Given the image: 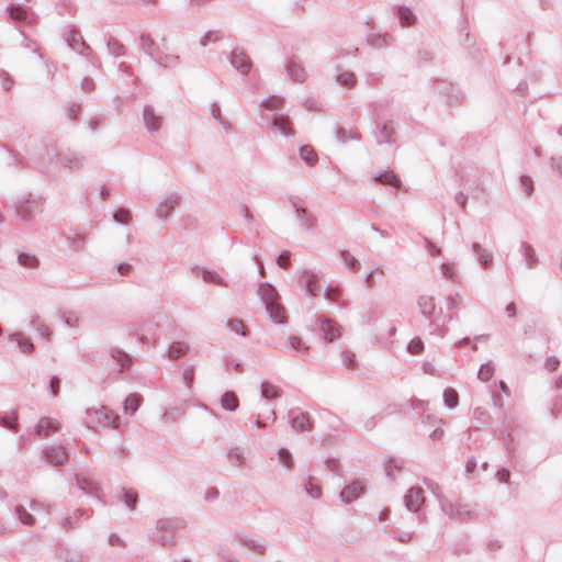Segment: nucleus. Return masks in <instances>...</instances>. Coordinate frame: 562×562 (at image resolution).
Returning <instances> with one entry per match:
<instances>
[{"label": "nucleus", "mask_w": 562, "mask_h": 562, "mask_svg": "<svg viewBox=\"0 0 562 562\" xmlns=\"http://www.w3.org/2000/svg\"><path fill=\"white\" fill-rule=\"evenodd\" d=\"M300 283L305 290V293L312 296L317 295L322 290L318 274L308 270L302 272Z\"/></svg>", "instance_id": "10"}, {"label": "nucleus", "mask_w": 562, "mask_h": 562, "mask_svg": "<svg viewBox=\"0 0 562 562\" xmlns=\"http://www.w3.org/2000/svg\"><path fill=\"white\" fill-rule=\"evenodd\" d=\"M278 460L286 469L293 468L294 463H293L292 454L288 449L282 448L279 450Z\"/></svg>", "instance_id": "56"}, {"label": "nucleus", "mask_w": 562, "mask_h": 562, "mask_svg": "<svg viewBox=\"0 0 562 562\" xmlns=\"http://www.w3.org/2000/svg\"><path fill=\"white\" fill-rule=\"evenodd\" d=\"M519 251L522 256V259H524L526 266L529 269H532L538 265V258H537L536 251L531 245L522 241L520 244Z\"/></svg>", "instance_id": "26"}, {"label": "nucleus", "mask_w": 562, "mask_h": 562, "mask_svg": "<svg viewBox=\"0 0 562 562\" xmlns=\"http://www.w3.org/2000/svg\"><path fill=\"white\" fill-rule=\"evenodd\" d=\"M363 492V486L359 482H353L340 492V498L344 503H351Z\"/></svg>", "instance_id": "23"}, {"label": "nucleus", "mask_w": 562, "mask_h": 562, "mask_svg": "<svg viewBox=\"0 0 562 562\" xmlns=\"http://www.w3.org/2000/svg\"><path fill=\"white\" fill-rule=\"evenodd\" d=\"M300 158L310 167L318 161V155L311 145H303L299 148Z\"/></svg>", "instance_id": "28"}, {"label": "nucleus", "mask_w": 562, "mask_h": 562, "mask_svg": "<svg viewBox=\"0 0 562 562\" xmlns=\"http://www.w3.org/2000/svg\"><path fill=\"white\" fill-rule=\"evenodd\" d=\"M42 454L53 465H61L67 462L70 452L64 446H48Z\"/></svg>", "instance_id": "9"}, {"label": "nucleus", "mask_w": 562, "mask_h": 562, "mask_svg": "<svg viewBox=\"0 0 562 562\" xmlns=\"http://www.w3.org/2000/svg\"><path fill=\"white\" fill-rule=\"evenodd\" d=\"M106 46H108L109 53L115 57L122 56L125 53L124 46L115 38H110L108 41Z\"/></svg>", "instance_id": "55"}, {"label": "nucleus", "mask_w": 562, "mask_h": 562, "mask_svg": "<svg viewBox=\"0 0 562 562\" xmlns=\"http://www.w3.org/2000/svg\"><path fill=\"white\" fill-rule=\"evenodd\" d=\"M244 457H245L244 449H241L239 447H234V448L229 449L227 452L228 460L236 465L243 464Z\"/></svg>", "instance_id": "52"}, {"label": "nucleus", "mask_w": 562, "mask_h": 562, "mask_svg": "<svg viewBox=\"0 0 562 562\" xmlns=\"http://www.w3.org/2000/svg\"><path fill=\"white\" fill-rule=\"evenodd\" d=\"M9 339L15 341L21 352L30 355L34 350V344L23 331H14L9 335Z\"/></svg>", "instance_id": "20"}, {"label": "nucleus", "mask_w": 562, "mask_h": 562, "mask_svg": "<svg viewBox=\"0 0 562 562\" xmlns=\"http://www.w3.org/2000/svg\"><path fill=\"white\" fill-rule=\"evenodd\" d=\"M76 485L87 495L95 496L100 499V487L90 476L80 473L76 475Z\"/></svg>", "instance_id": "13"}, {"label": "nucleus", "mask_w": 562, "mask_h": 562, "mask_svg": "<svg viewBox=\"0 0 562 562\" xmlns=\"http://www.w3.org/2000/svg\"><path fill=\"white\" fill-rule=\"evenodd\" d=\"M154 60L162 67H173L178 64L179 57L175 54L159 52Z\"/></svg>", "instance_id": "45"}, {"label": "nucleus", "mask_w": 562, "mask_h": 562, "mask_svg": "<svg viewBox=\"0 0 562 562\" xmlns=\"http://www.w3.org/2000/svg\"><path fill=\"white\" fill-rule=\"evenodd\" d=\"M60 428L61 425L57 419L50 417H42L36 424L35 435L41 438H47L53 434L58 432Z\"/></svg>", "instance_id": "11"}, {"label": "nucleus", "mask_w": 562, "mask_h": 562, "mask_svg": "<svg viewBox=\"0 0 562 562\" xmlns=\"http://www.w3.org/2000/svg\"><path fill=\"white\" fill-rule=\"evenodd\" d=\"M180 196L177 193H167L164 195L156 209V214L159 218L167 220L175 207L180 203Z\"/></svg>", "instance_id": "7"}, {"label": "nucleus", "mask_w": 562, "mask_h": 562, "mask_svg": "<svg viewBox=\"0 0 562 562\" xmlns=\"http://www.w3.org/2000/svg\"><path fill=\"white\" fill-rule=\"evenodd\" d=\"M402 469V462L398 460L390 459L385 464V472L389 477H394L396 472Z\"/></svg>", "instance_id": "59"}, {"label": "nucleus", "mask_w": 562, "mask_h": 562, "mask_svg": "<svg viewBox=\"0 0 562 562\" xmlns=\"http://www.w3.org/2000/svg\"><path fill=\"white\" fill-rule=\"evenodd\" d=\"M211 114L226 131L229 128V123L222 116L221 109L216 104L211 106Z\"/></svg>", "instance_id": "61"}, {"label": "nucleus", "mask_w": 562, "mask_h": 562, "mask_svg": "<svg viewBox=\"0 0 562 562\" xmlns=\"http://www.w3.org/2000/svg\"><path fill=\"white\" fill-rule=\"evenodd\" d=\"M232 66L241 75H247L251 69V61L241 50H233L229 56Z\"/></svg>", "instance_id": "16"}, {"label": "nucleus", "mask_w": 562, "mask_h": 562, "mask_svg": "<svg viewBox=\"0 0 562 562\" xmlns=\"http://www.w3.org/2000/svg\"><path fill=\"white\" fill-rule=\"evenodd\" d=\"M63 319L68 327L78 328L80 326V317L75 312H65Z\"/></svg>", "instance_id": "57"}, {"label": "nucleus", "mask_w": 562, "mask_h": 562, "mask_svg": "<svg viewBox=\"0 0 562 562\" xmlns=\"http://www.w3.org/2000/svg\"><path fill=\"white\" fill-rule=\"evenodd\" d=\"M81 516L82 510L76 509L71 513V515L63 517L59 521V525L64 530L69 531L74 528L75 524L80 519Z\"/></svg>", "instance_id": "44"}, {"label": "nucleus", "mask_w": 562, "mask_h": 562, "mask_svg": "<svg viewBox=\"0 0 562 562\" xmlns=\"http://www.w3.org/2000/svg\"><path fill=\"white\" fill-rule=\"evenodd\" d=\"M220 404L222 408L229 412H235L239 406V401L234 392L228 391L221 396Z\"/></svg>", "instance_id": "31"}, {"label": "nucleus", "mask_w": 562, "mask_h": 562, "mask_svg": "<svg viewBox=\"0 0 562 562\" xmlns=\"http://www.w3.org/2000/svg\"><path fill=\"white\" fill-rule=\"evenodd\" d=\"M340 259L341 261L344 262V265L352 272H357L359 271L360 269V262L359 260L352 256L349 251L347 250H341L340 254Z\"/></svg>", "instance_id": "42"}, {"label": "nucleus", "mask_w": 562, "mask_h": 562, "mask_svg": "<svg viewBox=\"0 0 562 562\" xmlns=\"http://www.w3.org/2000/svg\"><path fill=\"white\" fill-rule=\"evenodd\" d=\"M284 103V99L279 95H270L261 101V106L267 110H278Z\"/></svg>", "instance_id": "49"}, {"label": "nucleus", "mask_w": 562, "mask_h": 562, "mask_svg": "<svg viewBox=\"0 0 562 562\" xmlns=\"http://www.w3.org/2000/svg\"><path fill=\"white\" fill-rule=\"evenodd\" d=\"M111 357L120 366L121 371L130 369L133 359L123 350L114 348L111 350Z\"/></svg>", "instance_id": "30"}, {"label": "nucleus", "mask_w": 562, "mask_h": 562, "mask_svg": "<svg viewBox=\"0 0 562 562\" xmlns=\"http://www.w3.org/2000/svg\"><path fill=\"white\" fill-rule=\"evenodd\" d=\"M292 206L294 207L296 218L300 221L304 229H311L315 226V220L307 214L303 203L299 199L291 200Z\"/></svg>", "instance_id": "18"}, {"label": "nucleus", "mask_w": 562, "mask_h": 562, "mask_svg": "<svg viewBox=\"0 0 562 562\" xmlns=\"http://www.w3.org/2000/svg\"><path fill=\"white\" fill-rule=\"evenodd\" d=\"M376 142L379 144H392L395 142V127L392 121L376 125Z\"/></svg>", "instance_id": "15"}, {"label": "nucleus", "mask_w": 562, "mask_h": 562, "mask_svg": "<svg viewBox=\"0 0 562 562\" xmlns=\"http://www.w3.org/2000/svg\"><path fill=\"white\" fill-rule=\"evenodd\" d=\"M69 247L74 251H81L85 248V236L79 233H71L67 235Z\"/></svg>", "instance_id": "46"}, {"label": "nucleus", "mask_w": 562, "mask_h": 562, "mask_svg": "<svg viewBox=\"0 0 562 562\" xmlns=\"http://www.w3.org/2000/svg\"><path fill=\"white\" fill-rule=\"evenodd\" d=\"M14 513L19 520L25 525V526H34L35 525V518L34 516L23 506V505H16L14 507Z\"/></svg>", "instance_id": "39"}, {"label": "nucleus", "mask_w": 562, "mask_h": 562, "mask_svg": "<svg viewBox=\"0 0 562 562\" xmlns=\"http://www.w3.org/2000/svg\"><path fill=\"white\" fill-rule=\"evenodd\" d=\"M397 14L403 26H409L415 21V16L408 8H400Z\"/></svg>", "instance_id": "54"}, {"label": "nucleus", "mask_w": 562, "mask_h": 562, "mask_svg": "<svg viewBox=\"0 0 562 562\" xmlns=\"http://www.w3.org/2000/svg\"><path fill=\"white\" fill-rule=\"evenodd\" d=\"M424 349V344L420 338H414L411 340V342L408 344L407 346V350L412 353V355H418L423 351Z\"/></svg>", "instance_id": "63"}, {"label": "nucleus", "mask_w": 562, "mask_h": 562, "mask_svg": "<svg viewBox=\"0 0 562 562\" xmlns=\"http://www.w3.org/2000/svg\"><path fill=\"white\" fill-rule=\"evenodd\" d=\"M285 71L288 77L294 81L304 82L306 80L307 75L304 67L295 58L289 60L285 66Z\"/></svg>", "instance_id": "19"}, {"label": "nucleus", "mask_w": 562, "mask_h": 562, "mask_svg": "<svg viewBox=\"0 0 562 562\" xmlns=\"http://www.w3.org/2000/svg\"><path fill=\"white\" fill-rule=\"evenodd\" d=\"M201 278L206 283H212L221 286H227V283L224 279L213 270H202Z\"/></svg>", "instance_id": "43"}, {"label": "nucleus", "mask_w": 562, "mask_h": 562, "mask_svg": "<svg viewBox=\"0 0 562 562\" xmlns=\"http://www.w3.org/2000/svg\"><path fill=\"white\" fill-rule=\"evenodd\" d=\"M319 328L325 340L334 341L341 336V327L333 319L321 318Z\"/></svg>", "instance_id": "14"}, {"label": "nucleus", "mask_w": 562, "mask_h": 562, "mask_svg": "<svg viewBox=\"0 0 562 562\" xmlns=\"http://www.w3.org/2000/svg\"><path fill=\"white\" fill-rule=\"evenodd\" d=\"M472 251L475 254L479 262L484 267H488L492 263V256L488 254L479 243H473Z\"/></svg>", "instance_id": "36"}, {"label": "nucleus", "mask_w": 562, "mask_h": 562, "mask_svg": "<svg viewBox=\"0 0 562 562\" xmlns=\"http://www.w3.org/2000/svg\"><path fill=\"white\" fill-rule=\"evenodd\" d=\"M186 522L180 518H165L157 521L156 541L162 546H172L177 540V531L184 528Z\"/></svg>", "instance_id": "2"}, {"label": "nucleus", "mask_w": 562, "mask_h": 562, "mask_svg": "<svg viewBox=\"0 0 562 562\" xmlns=\"http://www.w3.org/2000/svg\"><path fill=\"white\" fill-rule=\"evenodd\" d=\"M227 327L232 331H234V333H236L238 335H241V336H246L247 335L246 327H245L243 321H240V319H236V318L229 319L227 322Z\"/></svg>", "instance_id": "58"}, {"label": "nucleus", "mask_w": 562, "mask_h": 562, "mask_svg": "<svg viewBox=\"0 0 562 562\" xmlns=\"http://www.w3.org/2000/svg\"><path fill=\"white\" fill-rule=\"evenodd\" d=\"M121 499L130 510H134L136 508L138 494L134 490H123Z\"/></svg>", "instance_id": "47"}, {"label": "nucleus", "mask_w": 562, "mask_h": 562, "mask_svg": "<svg viewBox=\"0 0 562 562\" xmlns=\"http://www.w3.org/2000/svg\"><path fill=\"white\" fill-rule=\"evenodd\" d=\"M439 503L441 510L451 519L458 521H469L475 515L468 504L451 502L446 497H440Z\"/></svg>", "instance_id": "4"}, {"label": "nucleus", "mask_w": 562, "mask_h": 562, "mask_svg": "<svg viewBox=\"0 0 562 562\" xmlns=\"http://www.w3.org/2000/svg\"><path fill=\"white\" fill-rule=\"evenodd\" d=\"M30 326L36 330L42 338L48 339L52 334L49 327L41 319L38 315L32 317Z\"/></svg>", "instance_id": "35"}, {"label": "nucleus", "mask_w": 562, "mask_h": 562, "mask_svg": "<svg viewBox=\"0 0 562 562\" xmlns=\"http://www.w3.org/2000/svg\"><path fill=\"white\" fill-rule=\"evenodd\" d=\"M368 44L375 48H382L384 46H387L393 41V37L389 34H370L368 36Z\"/></svg>", "instance_id": "37"}, {"label": "nucleus", "mask_w": 562, "mask_h": 562, "mask_svg": "<svg viewBox=\"0 0 562 562\" xmlns=\"http://www.w3.org/2000/svg\"><path fill=\"white\" fill-rule=\"evenodd\" d=\"M61 165L68 169H79L83 166V157L77 153H66L61 156Z\"/></svg>", "instance_id": "29"}, {"label": "nucleus", "mask_w": 562, "mask_h": 562, "mask_svg": "<svg viewBox=\"0 0 562 562\" xmlns=\"http://www.w3.org/2000/svg\"><path fill=\"white\" fill-rule=\"evenodd\" d=\"M189 350V346L183 341H175L170 345L168 350V358L176 360L184 356Z\"/></svg>", "instance_id": "38"}, {"label": "nucleus", "mask_w": 562, "mask_h": 562, "mask_svg": "<svg viewBox=\"0 0 562 562\" xmlns=\"http://www.w3.org/2000/svg\"><path fill=\"white\" fill-rule=\"evenodd\" d=\"M142 401H143V397L139 394H136V393L130 394L124 401V405H123L124 413L131 414V415L135 414L142 403Z\"/></svg>", "instance_id": "32"}, {"label": "nucleus", "mask_w": 562, "mask_h": 562, "mask_svg": "<svg viewBox=\"0 0 562 562\" xmlns=\"http://www.w3.org/2000/svg\"><path fill=\"white\" fill-rule=\"evenodd\" d=\"M418 307L420 310V313L427 317L430 318L436 310L435 299L430 295H422L418 299Z\"/></svg>", "instance_id": "27"}, {"label": "nucleus", "mask_w": 562, "mask_h": 562, "mask_svg": "<svg viewBox=\"0 0 562 562\" xmlns=\"http://www.w3.org/2000/svg\"><path fill=\"white\" fill-rule=\"evenodd\" d=\"M304 491L313 499H318L322 496V488L318 484L314 483L313 477L308 479L304 485Z\"/></svg>", "instance_id": "50"}, {"label": "nucleus", "mask_w": 562, "mask_h": 562, "mask_svg": "<svg viewBox=\"0 0 562 562\" xmlns=\"http://www.w3.org/2000/svg\"><path fill=\"white\" fill-rule=\"evenodd\" d=\"M42 212L41 199L34 196H23L16 205V215L24 222H30L36 214Z\"/></svg>", "instance_id": "5"}, {"label": "nucleus", "mask_w": 562, "mask_h": 562, "mask_svg": "<svg viewBox=\"0 0 562 562\" xmlns=\"http://www.w3.org/2000/svg\"><path fill=\"white\" fill-rule=\"evenodd\" d=\"M374 181H376L381 184H389V186H393V187L401 186V180L395 175V172L392 170H387V171L376 175L374 177Z\"/></svg>", "instance_id": "33"}, {"label": "nucleus", "mask_w": 562, "mask_h": 562, "mask_svg": "<svg viewBox=\"0 0 562 562\" xmlns=\"http://www.w3.org/2000/svg\"><path fill=\"white\" fill-rule=\"evenodd\" d=\"M18 261L21 266L26 268H35L38 266V259L31 254L22 252L18 256Z\"/></svg>", "instance_id": "53"}, {"label": "nucleus", "mask_w": 562, "mask_h": 562, "mask_svg": "<svg viewBox=\"0 0 562 562\" xmlns=\"http://www.w3.org/2000/svg\"><path fill=\"white\" fill-rule=\"evenodd\" d=\"M143 122L147 131L155 134L161 128L164 117L157 114L151 106L146 105L143 110Z\"/></svg>", "instance_id": "12"}, {"label": "nucleus", "mask_w": 562, "mask_h": 562, "mask_svg": "<svg viewBox=\"0 0 562 562\" xmlns=\"http://www.w3.org/2000/svg\"><path fill=\"white\" fill-rule=\"evenodd\" d=\"M494 363L492 361H487L480 367L477 378L483 382H487L494 375Z\"/></svg>", "instance_id": "48"}, {"label": "nucleus", "mask_w": 562, "mask_h": 562, "mask_svg": "<svg viewBox=\"0 0 562 562\" xmlns=\"http://www.w3.org/2000/svg\"><path fill=\"white\" fill-rule=\"evenodd\" d=\"M89 416L88 426L90 428L102 426L112 427L113 429L121 428L119 415L114 414L109 407L102 406L100 408H90L87 411Z\"/></svg>", "instance_id": "3"}, {"label": "nucleus", "mask_w": 562, "mask_h": 562, "mask_svg": "<svg viewBox=\"0 0 562 562\" xmlns=\"http://www.w3.org/2000/svg\"><path fill=\"white\" fill-rule=\"evenodd\" d=\"M140 41V49L145 52L153 59L158 56L161 50L159 45L151 38L149 34H142L139 37Z\"/></svg>", "instance_id": "24"}, {"label": "nucleus", "mask_w": 562, "mask_h": 562, "mask_svg": "<svg viewBox=\"0 0 562 562\" xmlns=\"http://www.w3.org/2000/svg\"><path fill=\"white\" fill-rule=\"evenodd\" d=\"M282 395V390L269 382H263L261 384V397L265 400H274L279 398Z\"/></svg>", "instance_id": "34"}, {"label": "nucleus", "mask_w": 562, "mask_h": 562, "mask_svg": "<svg viewBox=\"0 0 562 562\" xmlns=\"http://www.w3.org/2000/svg\"><path fill=\"white\" fill-rule=\"evenodd\" d=\"M337 81L346 88H351L356 83V77L353 72L349 70H345L341 68H337Z\"/></svg>", "instance_id": "41"}, {"label": "nucleus", "mask_w": 562, "mask_h": 562, "mask_svg": "<svg viewBox=\"0 0 562 562\" xmlns=\"http://www.w3.org/2000/svg\"><path fill=\"white\" fill-rule=\"evenodd\" d=\"M114 221L120 224H128L131 221V212L125 209H120L114 214Z\"/></svg>", "instance_id": "62"}, {"label": "nucleus", "mask_w": 562, "mask_h": 562, "mask_svg": "<svg viewBox=\"0 0 562 562\" xmlns=\"http://www.w3.org/2000/svg\"><path fill=\"white\" fill-rule=\"evenodd\" d=\"M0 426L12 430L19 431L18 413L13 411L10 415H0Z\"/></svg>", "instance_id": "40"}, {"label": "nucleus", "mask_w": 562, "mask_h": 562, "mask_svg": "<svg viewBox=\"0 0 562 562\" xmlns=\"http://www.w3.org/2000/svg\"><path fill=\"white\" fill-rule=\"evenodd\" d=\"M258 294L266 305L269 317L276 323H283L285 321V312L279 303L277 290L269 283H261L258 288Z\"/></svg>", "instance_id": "1"}, {"label": "nucleus", "mask_w": 562, "mask_h": 562, "mask_svg": "<svg viewBox=\"0 0 562 562\" xmlns=\"http://www.w3.org/2000/svg\"><path fill=\"white\" fill-rule=\"evenodd\" d=\"M67 43L74 50L81 55H83L89 49V46L83 41L82 35L74 30L68 34Z\"/></svg>", "instance_id": "22"}, {"label": "nucleus", "mask_w": 562, "mask_h": 562, "mask_svg": "<svg viewBox=\"0 0 562 562\" xmlns=\"http://www.w3.org/2000/svg\"><path fill=\"white\" fill-rule=\"evenodd\" d=\"M284 348L295 351L297 355L305 357L308 355L310 347L297 336H289L284 341Z\"/></svg>", "instance_id": "21"}, {"label": "nucleus", "mask_w": 562, "mask_h": 562, "mask_svg": "<svg viewBox=\"0 0 562 562\" xmlns=\"http://www.w3.org/2000/svg\"><path fill=\"white\" fill-rule=\"evenodd\" d=\"M290 425L297 431L310 430L312 428L311 416L305 412L292 411L290 413Z\"/></svg>", "instance_id": "17"}, {"label": "nucleus", "mask_w": 562, "mask_h": 562, "mask_svg": "<svg viewBox=\"0 0 562 562\" xmlns=\"http://www.w3.org/2000/svg\"><path fill=\"white\" fill-rule=\"evenodd\" d=\"M8 16L10 20L19 23H31V15L26 9L21 5H10L8 8Z\"/></svg>", "instance_id": "25"}, {"label": "nucleus", "mask_w": 562, "mask_h": 562, "mask_svg": "<svg viewBox=\"0 0 562 562\" xmlns=\"http://www.w3.org/2000/svg\"><path fill=\"white\" fill-rule=\"evenodd\" d=\"M443 401L447 407L454 408L458 405L459 396L456 390L449 387L443 392Z\"/></svg>", "instance_id": "51"}, {"label": "nucleus", "mask_w": 562, "mask_h": 562, "mask_svg": "<svg viewBox=\"0 0 562 562\" xmlns=\"http://www.w3.org/2000/svg\"><path fill=\"white\" fill-rule=\"evenodd\" d=\"M441 273L445 278L456 282L458 279L457 272L454 271L453 265L442 263L440 266Z\"/></svg>", "instance_id": "60"}, {"label": "nucleus", "mask_w": 562, "mask_h": 562, "mask_svg": "<svg viewBox=\"0 0 562 562\" xmlns=\"http://www.w3.org/2000/svg\"><path fill=\"white\" fill-rule=\"evenodd\" d=\"M270 128L272 132L280 134L284 137H291L295 135V130L288 115L274 114L270 122Z\"/></svg>", "instance_id": "6"}, {"label": "nucleus", "mask_w": 562, "mask_h": 562, "mask_svg": "<svg viewBox=\"0 0 562 562\" xmlns=\"http://www.w3.org/2000/svg\"><path fill=\"white\" fill-rule=\"evenodd\" d=\"M425 503L424 490L419 486L411 487L404 496L405 507L417 513Z\"/></svg>", "instance_id": "8"}, {"label": "nucleus", "mask_w": 562, "mask_h": 562, "mask_svg": "<svg viewBox=\"0 0 562 562\" xmlns=\"http://www.w3.org/2000/svg\"><path fill=\"white\" fill-rule=\"evenodd\" d=\"M520 187L527 195H531L533 192V181L528 176L520 177Z\"/></svg>", "instance_id": "64"}]
</instances>
